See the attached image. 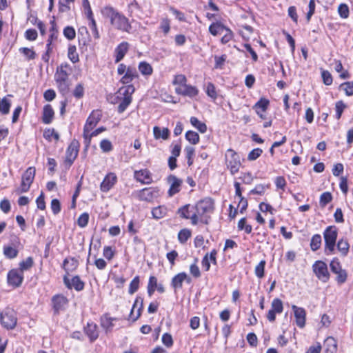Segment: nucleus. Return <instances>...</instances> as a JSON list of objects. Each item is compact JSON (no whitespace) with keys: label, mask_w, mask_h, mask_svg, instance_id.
Wrapping results in <instances>:
<instances>
[{"label":"nucleus","mask_w":353,"mask_h":353,"mask_svg":"<svg viewBox=\"0 0 353 353\" xmlns=\"http://www.w3.org/2000/svg\"><path fill=\"white\" fill-rule=\"evenodd\" d=\"M101 13L104 18L110 20V24L115 29L123 32H130L132 27L128 19L112 6L103 7Z\"/></svg>","instance_id":"1"},{"label":"nucleus","mask_w":353,"mask_h":353,"mask_svg":"<svg viewBox=\"0 0 353 353\" xmlns=\"http://www.w3.org/2000/svg\"><path fill=\"white\" fill-rule=\"evenodd\" d=\"M72 72L71 65L66 62L61 63L56 69L54 81L59 93L63 96H66L70 92L72 85L70 76Z\"/></svg>","instance_id":"2"},{"label":"nucleus","mask_w":353,"mask_h":353,"mask_svg":"<svg viewBox=\"0 0 353 353\" xmlns=\"http://www.w3.org/2000/svg\"><path fill=\"white\" fill-rule=\"evenodd\" d=\"M134 90V87L132 85L122 86L114 95L110 97L109 100L112 103H119V113H123L131 103L132 95Z\"/></svg>","instance_id":"3"},{"label":"nucleus","mask_w":353,"mask_h":353,"mask_svg":"<svg viewBox=\"0 0 353 353\" xmlns=\"http://www.w3.org/2000/svg\"><path fill=\"white\" fill-rule=\"evenodd\" d=\"M337 236L338 229L334 225L328 226L324 230L323 237L325 254L330 255L334 253Z\"/></svg>","instance_id":"4"},{"label":"nucleus","mask_w":353,"mask_h":353,"mask_svg":"<svg viewBox=\"0 0 353 353\" xmlns=\"http://www.w3.org/2000/svg\"><path fill=\"white\" fill-rule=\"evenodd\" d=\"M0 323L7 330H13L17 323V312L12 307H7L0 310Z\"/></svg>","instance_id":"5"},{"label":"nucleus","mask_w":353,"mask_h":353,"mask_svg":"<svg viewBox=\"0 0 353 353\" xmlns=\"http://www.w3.org/2000/svg\"><path fill=\"white\" fill-rule=\"evenodd\" d=\"M195 210L198 214L200 215V221L207 224L208 219L205 215L213 212L214 201L211 198L206 197L196 204Z\"/></svg>","instance_id":"6"},{"label":"nucleus","mask_w":353,"mask_h":353,"mask_svg":"<svg viewBox=\"0 0 353 353\" xmlns=\"http://www.w3.org/2000/svg\"><path fill=\"white\" fill-rule=\"evenodd\" d=\"M101 117V112L99 110H94L87 119L83 128V139L86 148H88L90 145L88 133L91 132L92 129L97 125L98 122L100 121Z\"/></svg>","instance_id":"7"},{"label":"nucleus","mask_w":353,"mask_h":353,"mask_svg":"<svg viewBox=\"0 0 353 353\" xmlns=\"http://www.w3.org/2000/svg\"><path fill=\"white\" fill-rule=\"evenodd\" d=\"M227 168L230 170L232 174H235L239 172L241 165L239 155L233 150L228 149L225 155Z\"/></svg>","instance_id":"8"},{"label":"nucleus","mask_w":353,"mask_h":353,"mask_svg":"<svg viewBox=\"0 0 353 353\" xmlns=\"http://www.w3.org/2000/svg\"><path fill=\"white\" fill-rule=\"evenodd\" d=\"M34 167H29L22 175L20 187L16 190L17 194L26 192L29 190L35 176Z\"/></svg>","instance_id":"9"},{"label":"nucleus","mask_w":353,"mask_h":353,"mask_svg":"<svg viewBox=\"0 0 353 353\" xmlns=\"http://www.w3.org/2000/svg\"><path fill=\"white\" fill-rule=\"evenodd\" d=\"M80 143L77 139H73L68 147L65 152V164L70 167L78 156Z\"/></svg>","instance_id":"10"},{"label":"nucleus","mask_w":353,"mask_h":353,"mask_svg":"<svg viewBox=\"0 0 353 353\" xmlns=\"http://www.w3.org/2000/svg\"><path fill=\"white\" fill-rule=\"evenodd\" d=\"M160 196V190L158 187L145 188L137 192V197L141 201L151 202Z\"/></svg>","instance_id":"11"},{"label":"nucleus","mask_w":353,"mask_h":353,"mask_svg":"<svg viewBox=\"0 0 353 353\" xmlns=\"http://www.w3.org/2000/svg\"><path fill=\"white\" fill-rule=\"evenodd\" d=\"M313 272L316 277L321 281L325 283L330 279V274L327 264L322 261H316L312 265Z\"/></svg>","instance_id":"12"},{"label":"nucleus","mask_w":353,"mask_h":353,"mask_svg":"<svg viewBox=\"0 0 353 353\" xmlns=\"http://www.w3.org/2000/svg\"><path fill=\"white\" fill-rule=\"evenodd\" d=\"M23 281V274L18 269L10 270L7 275L8 284L14 288L19 287Z\"/></svg>","instance_id":"13"},{"label":"nucleus","mask_w":353,"mask_h":353,"mask_svg":"<svg viewBox=\"0 0 353 353\" xmlns=\"http://www.w3.org/2000/svg\"><path fill=\"white\" fill-rule=\"evenodd\" d=\"M167 181L170 185V188L168 191V194L170 197H172L176 193L179 192L183 183L181 179L177 178L174 175L170 174L168 176Z\"/></svg>","instance_id":"14"},{"label":"nucleus","mask_w":353,"mask_h":353,"mask_svg":"<svg viewBox=\"0 0 353 353\" xmlns=\"http://www.w3.org/2000/svg\"><path fill=\"white\" fill-rule=\"evenodd\" d=\"M63 282L68 289L74 288L79 292L83 290L85 283L82 281L79 276H74L70 280L67 275L63 276Z\"/></svg>","instance_id":"15"},{"label":"nucleus","mask_w":353,"mask_h":353,"mask_svg":"<svg viewBox=\"0 0 353 353\" xmlns=\"http://www.w3.org/2000/svg\"><path fill=\"white\" fill-rule=\"evenodd\" d=\"M134 177L142 184H150L152 182V174L148 169L134 171Z\"/></svg>","instance_id":"16"},{"label":"nucleus","mask_w":353,"mask_h":353,"mask_svg":"<svg viewBox=\"0 0 353 353\" xmlns=\"http://www.w3.org/2000/svg\"><path fill=\"white\" fill-rule=\"evenodd\" d=\"M292 309L294 312L297 326L303 328L305 325L306 312L305 309L294 305L292 306Z\"/></svg>","instance_id":"17"},{"label":"nucleus","mask_w":353,"mask_h":353,"mask_svg":"<svg viewBox=\"0 0 353 353\" xmlns=\"http://www.w3.org/2000/svg\"><path fill=\"white\" fill-rule=\"evenodd\" d=\"M68 299L62 294L54 295L52 298V307L54 312L58 314L61 310H63L65 306L68 304Z\"/></svg>","instance_id":"18"},{"label":"nucleus","mask_w":353,"mask_h":353,"mask_svg":"<svg viewBox=\"0 0 353 353\" xmlns=\"http://www.w3.org/2000/svg\"><path fill=\"white\" fill-rule=\"evenodd\" d=\"M117 177L113 172L108 173L101 183V190L103 192H108L116 183Z\"/></svg>","instance_id":"19"},{"label":"nucleus","mask_w":353,"mask_h":353,"mask_svg":"<svg viewBox=\"0 0 353 353\" xmlns=\"http://www.w3.org/2000/svg\"><path fill=\"white\" fill-rule=\"evenodd\" d=\"M175 91L178 94L194 97L199 93L198 89L195 86L185 84L182 87H176Z\"/></svg>","instance_id":"20"},{"label":"nucleus","mask_w":353,"mask_h":353,"mask_svg":"<svg viewBox=\"0 0 353 353\" xmlns=\"http://www.w3.org/2000/svg\"><path fill=\"white\" fill-rule=\"evenodd\" d=\"M84 332L88 336L91 343L96 341L99 337V331L97 324L88 322L84 327Z\"/></svg>","instance_id":"21"},{"label":"nucleus","mask_w":353,"mask_h":353,"mask_svg":"<svg viewBox=\"0 0 353 353\" xmlns=\"http://www.w3.org/2000/svg\"><path fill=\"white\" fill-rule=\"evenodd\" d=\"M186 281L188 283H191V279L188 276L185 272H181L175 275L172 279V286L175 289H180L182 288L183 282Z\"/></svg>","instance_id":"22"},{"label":"nucleus","mask_w":353,"mask_h":353,"mask_svg":"<svg viewBox=\"0 0 353 353\" xmlns=\"http://www.w3.org/2000/svg\"><path fill=\"white\" fill-rule=\"evenodd\" d=\"M129 49V43L123 41L114 50L115 62L119 63L125 57Z\"/></svg>","instance_id":"23"},{"label":"nucleus","mask_w":353,"mask_h":353,"mask_svg":"<svg viewBox=\"0 0 353 353\" xmlns=\"http://www.w3.org/2000/svg\"><path fill=\"white\" fill-rule=\"evenodd\" d=\"M216 250H212L210 254L207 253L201 261V265L205 271H208L210 268V263L212 262L214 264H216Z\"/></svg>","instance_id":"24"},{"label":"nucleus","mask_w":353,"mask_h":353,"mask_svg":"<svg viewBox=\"0 0 353 353\" xmlns=\"http://www.w3.org/2000/svg\"><path fill=\"white\" fill-rule=\"evenodd\" d=\"M143 299L141 297H137L133 307L130 312V317L134 321H136L141 315V310L143 307Z\"/></svg>","instance_id":"25"},{"label":"nucleus","mask_w":353,"mask_h":353,"mask_svg":"<svg viewBox=\"0 0 353 353\" xmlns=\"http://www.w3.org/2000/svg\"><path fill=\"white\" fill-rule=\"evenodd\" d=\"M139 74L135 68L128 67L126 72L121 79L123 84H128L135 78H138Z\"/></svg>","instance_id":"26"},{"label":"nucleus","mask_w":353,"mask_h":353,"mask_svg":"<svg viewBox=\"0 0 353 353\" xmlns=\"http://www.w3.org/2000/svg\"><path fill=\"white\" fill-rule=\"evenodd\" d=\"M54 110L50 104L44 105L42 116L43 122L46 124L50 123L54 117Z\"/></svg>","instance_id":"27"},{"label":"nucleus","mask_w":353,"mask_h":353,"mask_svg":"<svg viewBox=\"0 0 353 353\" xmlns=\"http://www.w3.org/2000/svg\"><path fill=\"white\" fill-rule=\"evenodd\" d=\"M153 134L156 139L161 138L163 140H166L170 137V130L167 128L161 129L158 126H154L153 128Z\"/></svg>","instance_id":"28"},{"label":"nucleus","mask_w":353,"mask_h":353,"mask_svg":"<svg viewBox=\"0 0 353 353\" xmlns=\"http://www.w3.org/2000/svg\"><path fill=\"white\" fill-rule=\"evenodd\" d=\"M115 320L116 319L112 318L108 314H105L101 319V325L106 332H109L112 330L114 326L113 321Z\"/></svg>","instance_id":"29"},{"label":"nucleus","mask_w":353,"mask_h":353,"mask_svg":"<svg viewBox=\"0 0 353 353\" xmlns=\"http://www.w3.org/2000/svg\"><path fill=\"white\" fill-rule=\"evenodd\" d=\"M168 213V208L164 205H159L152 210V214L154 219H160L165 217Z\"/></svg>","instance_id":"30"},{"label":"nucleus","mask_w":353,"mask_h":353,"mask_svg":"<svg viewBox=\"0 0 353 353\" xmlns=\"http://www.w3.org/2000/svg\"><path fill=\"white\" fill-rule=\"evenodd\" d=\"M11 97L12 95H8L3 99H0V112L2 114H8L11 106V101L9 99V97Z\"/></svg>","instance_id":"31"},{"label":"nucleus","mask_w":353,"mask_h":353,"mask_svg":"<svg viewBox=\"0 0 353 353\" xmlns=\"http://www.w3.org/2000/svg\"><path fill=\"white\" fill-rule=\"evenodd\" d=\"M336 247L342 256H345L347 254L350 249V245L346 239H341L338 241Z\"/></svg>","instance_id":"32"},{"label":"nucleus","mask_w":353,"mask_h":353,"mask_svg":"<svg viewBox=\"0 0 353 353\" xmlns=\"http://www.w3.org/2000/svg\"><path fill=\"white\" fill-rule=\"evenodd\" d=\"M77 266V261L74 259H65L63 263V268L66 272V275L69 274L70 272L73 271Z\"/></svg>","instance_id":"33"},{"label":"nucleus","mask_w":353,"mask_h":353,"mask_svg":"<svg viewBox=\"0 0 353 353\" xmlns=\"http://www.w3.org/2000/svg\"><path fill=\"white\" fill-rule=\"evenodd\" d=\"M325 345L327 352L334 353L337 351V342L336 340L332 336H328L325 340Z\"/></svg>","instance_id":"34"},{"label":"nucleus","mask_w":353,"mask_h":353,"mask_svg":"<svg viewBox=\"0 0 353 353\" xmlns=\"http://www.w3.org/2000/svg\"><path fill=\"white\" fill-rule=\"evenodd\" d=\"M139 72L144 76H150L153 72L152 67L146 61H141L138 66Z\"/></svg>","instance_id":"35"},{"label":"nucleus","mask_w":353,"mask_h":353,"mask_svg":"<svg viewBox=\"0 0 353 353\" xmlns=\"http://www.w3.org/2000/svg\"><path fill=\"white\" fill-rule=\"evenodd\" d=\"M192 232L188 228L181 230L178 233V240L180 243L185 244L191 237Z\"/></svg>","instance_id":"36"},{"label":"nucleus","mask_w":353,"mask_h":353,"mask_svg":"<svg viewBox=\"0 0 353 353\" xmlns=\"http://www.w3.org/2000/svg\"><path fill=\"white\" fill-rule=\"evenodd\" d=\"M190 123L201 133H205L207 131V125L205 123L199 121L196 117H192L190 118Z\"/></svg>","instance_id":"37"},{"label":"nucleus","mask_w":353,"mask_h":353,"mask_svg":"<svg viewBox=\"0 0 353 353\" xmlns=\"http://www.w3.org/2000/svg\"><path fill=\"white\" fill-rule=\"evenodd\" d=\"M68 57L73 63H76L79 61L77 48L74 45H70L68 50Z\"/></svg>","instance_id":"38"},{"label":"nucleus","mask_w":353,"mask_h":353,"mask_svg":"<svg viewBox=\"0 0 353 353\" xmlns=\"http://www.w3.org/2000/svg\"><path fill=\"white\" fill-rule=\"evenodd\" d=\"M225 29V27L219 23H212L209 27L210 32L214 36L223 34Z\"/></svg>","instance_id":"39"},{"label":"nucleus","mask_w":353,"mask_h":353,"mask_svg":"<svg viewBox=\"0 0 353 353\" xmlns=\"http://www.w3.org/2000/svg\"><path fill=\"white\" fill-rule=\"evenodd\" d=\"M322 239L320 234H314L310 241V248L312 251H316L321 245Z\"/></svg>","instance_id":"40"},{"label":"nucleus","mask_w":353,"mask_h":353,"mask_svg":"<svg viewBox=\"0 0 353 353\" xmlns=\"http://www.w3.org/2000/svg\"><path fill=\"white\" fill-rule=\"evenodd\" d=\"M33 263V259L29 256L26 260L19 263V268L18 270L23 274L24 271L28 270L32 267Z\"/></svg>","instance_id":"41"},{"label":"nucleus","mask_w":353,"mask_h":353,"mask_svg":"<svg viewBox=\"0 0 353 353\" xmlns=\"http://www.w3.org/2000/svg\"><path fill=\"white\" fill-rule=\"evenodd\" d=\"M185 139L192 144H196L199 141V135L197 132L189 130L185 133Z\"/></svg>","instance_id":"42"},{"label":"nucleus","mask_w":353,"mask_h":353,"mask_svg":"<svg viewBox=\"0 0 353 353\" xmlns=\"http://www.w3.org/2000/svg\"><path fill=\"white\" fill-rule=\"evenodd\" d=\"M271 309L276 312L277 314L282 313L283 306L281 300L278 298L273 299L271 303Z\"/></svg>","instance_id":"43"},{"label":"nucleus","mask_w":353,"mask_h":353,"mask_svg":"<svg viewBox=\"0 0 353 353\" xmlns=\"http://www.w3.org/2000/svg\"><path fill=\"white\" fill-rule=\"evenodd\" d=\"M3 254L8 259H14L18 254V250L11 246H4Z\"/></svg>","instance_id":"44"},{"label":"nucleus","mask_w":353,"mask_h":353,"mask_svg":"<svg viewBox=\"0 0 353 353\" xmlns=\"http://www.w3.org/2000/svg\"><path fill=\"white\" fill-rule=\"evenodd\" d=\"M332 199V196L330 192H325L320 196V205L321 207L326 206Z\"/></svg>","instance_id":"45"},{"label":"nucleus","mask_w":353,"mask_h":353,"mask_svg":"<svg viewBox=\"0 0 353 353\" xmlns=\"http://www.w3.org/2000/svg\"><path fill=\"white\" fill-rule=\"evenodd\" d=\"M88 20H89L88 26L92 32L94 37L97 39H99L100 34H99V30H98V28L97 26V23H96L95 19L93 17L91 19H88Z\"/></svg>","instance_id":"46"},{"label":"nucleus","mask_w":353,"mask_h":353,"mask_svg":"<svg viewBox=\"0 0 353 353\" xmlns=\"http://www.w3.org/2000/svg\"><path fill=\"white\" fill-rule=\"evenodd\" d=\"M197 261L198 259H194V263L191 264L190 266V272L193 276V277L196 279L201 276V271L197 265Z\"/></svg>","instance_id":"47"},{"label":"nucleus","mask_w":353,"mask_h":353,"mask_svg":"<svg viewBox=\"0 0 353 353\" xmlns=\"http://www.w3.org/2000/svg\"><path fill=\"white\" fill-rule=\"evenodd\" d=\"M63 35L68 40H73L76 37V32L73 27L66 26L63 29Z\"/></svg>","instance_id":"48"},{"label":"nucleus","mask_w":353,"mask_h":353,"mask_svg":"<svg viewBox=\"0 0 353 353\" xmlns=\"http://www.w3.org/2000/svg\"><path fill=\"white\" fill-rule=\"evenodd\" d=\"M338 12L341 18L347 19L350 13L347 5L345 3H341L338 8Z\"/></svg>","instance_id":"49"},{"label":"nucleus","mask_w":353,"mask_h":353,"mask_svg":"<svg viewBox=\"0 0 353 353\" xmlns=\"http://www.w3.org/2000/svg\"><path fill=\"white\" fill-rule=\"evenodd\" d=\"M19 52L22 53L28 60L34 59L36 57V53L32 49L28 48H21L19 49Z\"/></svg>","instance_id":"50"},{"label":"nucleus","mask_w":353,"mask_h":353,"mask_svg":"<svg viewBox=\"0 0 353 353\" xmlns=\"http://www.w3.org/2000/svg\"><path fill=\"white\" fill-rule=\"evenodd\" d=\"M43 137L47 140H51L54 138V140L57 141L59 139V134L54 129H48L44 131Z\"/></svg>","instance_id":"51"},{"label":"nucleus","mask_w":353,"mask_h":353,"mask_svg":"<svg viewBox=\"0 0 353 353\" xmlns=\"http://www.w3.org/2000/svg\"><path fill=\"white\" fill-rule=\"evenodd\" d=\"M184 150L188 159V165H191L193 163V157L195 152L194 148L192 146H187Z\"/></svg>","instance_id":"52"},{"label":"nucleus","mask_w":353,"mask_h":353,"mask_svg":"<svg viewBox=\"0 0 353 353\" xmlns=\"http://www.w3.org/2000/svg\"><path fill=\"white\" fill-rule=\"evenodd\" d=\"M269 105V101L264 98H261L254 105V108L256 110L261 109L262 112H265Z\"/></svg>","instance_id":"53"},{"label":"nucleus","mask_w":353,"mask_h":353,"mask_svg":"<svg viewBox=\"0 0 353 353\" xmlns=\"http://www.w3.org/2000/svg\"><path fill=\"white\" fill-rule=\"evenodd\" d=\"M206 94L208 97L212 98V99H216L217 97V94L216 92L215 86L212 83H208L205 89Z\"/></svg>","instance_id":"54"},{"label":"nucleus","mask_w":353,"mask_h":353,"mask_svg":"<svg viewBox=\"0 0 353 353\" xmlns=\"http://www.w3.org/2000/svg\"><path fill=\"white\" fill-rule=\"evenodd\" d=\"M265 265V261H261L256 266L255 268V274L256 276L261 279L264 276V269Z\"/></svg>","instance_id":"55"},{"label":"nucleus","mask_w":353,"mask_h":353,"mask_svg":"<svg viewBox=\"0 0 353 353\" xmlns=\"http://www.w3.org/2000/svg\"><path fill=\"white\" fill-rule=\"evenodd\" d=\"M139 287V277L138 276H135L132 281L130 282V287H129V293L130 294H134L136 292Z\"/></svg>","instance_id":"56"},{"label":"nucleus","mask_w":353,"mask_h":353,"mask_svg":"<svg viewBox=\"0 0 353 353\" xmlns=\"http://www.w3.org/2000/svg\"><path fill=\"white\" fill-rule=\"evenodd\" d=\"M89 221V214L87 212L81 214L77 219V224L81 228H85Z\"/></svg>","instance_id":"57"},{"label":"nucleus","mask_w":353,"mask_h":353,"mask_svg":"<svg viewBox=\"0 0 353 353\" xmlns=\"http://www.w3.org/2000/svg\"><path fill=\"white\" fill-rule=\"evenodd\" d=\"M187 79L183 74L176 75L173 81V84L177 85L176 87H182L187 84Z\"/></svg>","instance_id":"58"},{"label":"nucleus","mask_w":353,"mask_h":353,"mask_svg":"<svg viewBox=\"0 0 353 353\" xmlns=\"http://www.w3.org/2000/svg\"><path fill=\"white\" fill-rule=\"evenodd\" d=\"M72 94L77 99L82 98L84 95V88L83 84H77L73 90Z\"/></svg>","instance_id":"59"},{"label":"nucleus","mask_w":353,"mask_h":353,"mask_svg":"<svg viewBox=\"0 0 353 353\" xmlns=\"http://www.w3.org/2000/svg\"><path fill=\"white\" fill-rule=\"evenodd\" d=\"M345 108V105L342 101H337L335 105L336 109V119H339L342 115V113Z\"/></svg>","instance_id":"60"},{"label":"nucleus","mask_w":353,"mask_h":353,"mask_svg":"<svg viewBox=\"0 0 353 353\" xmlns=\"http://www.w3.org/2000/svg\"><path fill=\"white\" fill-rule=\"evenodd\" d=\"M190 205H185L182 208H179L178 210V213L182 218L185 219H189L190 217V212L189 211Z\"/></svg>","instance_id":"61"},{"label":"nucleus","mask_w":353,"mask_h":353,"mask_svg":"<svg viewBox=\"0 0 353 353\" xmlns=\"http://www.w3.org/2000/svg\"><path fill=\"white\" fill-rule=\"evenodd\" d=\"M58 35V30H57L56 27L53 25L50 29V35L47 41H50V43H53L54 41L57 40Z\"/></svg>","instance_id":"62"},{"label":"nucleus","mask_w":353,"mask_h":353,"mask_svg":"<svg viewBox=\"0 0 353 353\" xmlns=\"http://www.w3.org/2000/svg\"><path fill=\"white\" fill-rule=\"evenodd\" d=\"M263 153V150L260 148H255L253 149L250 153L248 154V159L250 161H254L258 159L261 154Z\"/></svg>","instance_id":"63"},{"label":"nucleus","mask_w":353,"mask_h":353,"mask_svg":"<svg viewBox=\"0 0 353 353\" xmlns=\"http://www.w3.org/2000/svg\"><path fill=\"white\" fill-rule=\"evenodd\" d=\"M347 95H353V81L345 82L341 85Z\"/></svg>","instance_id":"64"}]
</instances>
